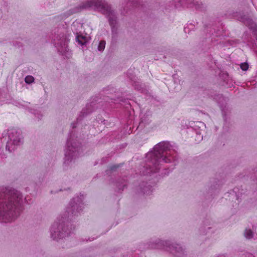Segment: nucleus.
<instances>
[{"instance_id":"1","label":"nucleus","mask_w":257,"mask_h":257,"mask_svg":"<svg viewBox=\"0 0 257 257\" xmlns=\"http://www.w3.org/2000/svg\"><path fill=\"white\" fill-rule=\"evenodd\" d=\"M178 159L177 153L172 148L170 142L163 141L159 143L154 147L153 151L147 154L146 163L143 170L141 172V174L148 175L158 172L160 168L159 166L161 162L173 163L174 166H175Z\"/></svg>"},{"instance_id":"2","label":"nucleus","mask_w":257,"mask_h":257,"mask_svg":"<svg viewBox=\"0 0 257 257\" xmlns=\"http://www.w3.org/2000/svg\"><path fill=\"white\" fill-rule=\"evenodd\" d=\"M22 193L15 189L0 190V222L14 221L20 215L24 200Z\"/></svg>"},{"instance_id":"3","label":"nucleus","mask_w":257,"mask_h":257,"mask_svg":"<svg viewBox=\"0 0 257 257\" xmlns=\"http://www.w3.org/2000/svg\"><path fill=\"white\" fill-rule=\"evenodd\" d=\"M83 196L81 195L73 198L69 205L66 207L63 216L58 217L52 224L50 229L51 237L55 240H58L69 234L65 229V221L71 220L73 216H78L84 208L83 203Z\"/></svg>"},{"instance_id":"4","label":"nucleus","mask_w":257,"mask_h":257,"mask_svg":"<svg viewBox=\"0 0 257 257\" xmlns=\"http://www.w3.org/2000/svg\"><path fill=\"white\" fill-rule=\"evenodd\" d=\"M85 9H91L101 12L107 18L113 34L116 31L117 17L115 12L104 0H87L82 2L76 12Z\"/></svg>"},{"instance_id":"5","label":"nucleus","mask_w":257,"mask_h":257,"mask_svg":"<svg viewBox=\"0 0 257 257\" xmlns=\"http://www.w3.org/2000/svg\"><path fill=\"white\" fill-rule=\"evenodd\" d=\"M149 247L164 249L177 257H183L184 254V250L180 244L171 243L169 240H162L159 238L150 241Z\"/></svg>"},{"instance_id":"6","label":"nucleus","mask_w":257,"mask_h":257,"mask_svg":"<svg viewBox=\"0 0 257 257\" xmlns=\"http://www.w3.org/2000/svg\"><path fill=\"white\" fill-rule=\"evenodd\" d=\"M74 137V135L73 134V133H70L65 150L64 163L65 164H69L80 155V151L82 150V148L78 145V143L75 142Z\"/></svg>"},{"instance_id":"7","label":"nucleus","mask_w":257,"mask_h":257,"mask_svg":"<svg viewBox=\"0 0 257 257\" xmlns=\"http://www.w3.org/2000/svg\"><path fill=\"white\" fill-rule=\"evenodd\" d=\"M2 141L6 143V149L11 153L22 143L23 138L20 131L11 130L8 131L7 135L3 137Z\"/></svg>"},{"instance_id":"8","label":"nucleus","mask_w":257,"mask_h":257,"mask_svg":"<svg viewBox=\"0 0 257 257\" xmlns=\"http://www.w3.org/2000/svg\"><path fill=\"white\" fill-rule=\"evenodd\" d=\"M52 43L62 55L66 57L70 55V53L69 52L67 47L68 41L63 34L58 32L55 34L52 38Z\"/></svg>"},{"instance_id":"9","label":"nucleus","mask_w":257,"mask_h":257,"mask_svg":"<svg viewBox=\"0 0 257 257\" xmlns=\"http://www.w3.org/2000/svg\"><path fill=\"white\" fill-rule=\"evenodd\" d=\"M95 105V103H94L93 102H91L89 104H87L86 107L82 109L80 115L77 118V123H78L82 119V117H84L87 114L91 112L94 110Z\"/></svg>"},{"instance_id":"10","label":"nucleus","mask_w":257,"mask_h":257,"mask_svg":"<svg viewBox=\"0 0 257 257\" xmlns=\"http://www.w3.org/2000/svg\"><path fill=\"white\" fill-rule=\"evenodd\" d=\"M76 42L83 49L88 41V38L86 37L77 35L76 37Z\"/></svg>"},{"instance_id":"11","label":"nucleus","mask_w":257,"mask_h":257,"mask_svg":"<svg viewBox=\"0 0 257 257\" xmlns=\"http://www.w3.org/2000/svg\"><path fill=\"white\" fill-rule=\"evenodd\" d=\"M240 21L243 22L244 24L249 27V29L253 30L255 29V24L253 23L252 20L249 18H241Z\"/></svg>"},{"instance_id":"12","label":"nucleus","mask_w":257,"mask_h":257,"mask_svg":"<svg viewBox=\"0 0 257 257\" xmlns=\"http://www.w3.org/2000/svg\"><path fill=\"white\" fill-rule=\"evenodd\" d=\"M138 0H126V4L124 6V9L130 7H137L138 4Z\"/></svg>"},{"instance_id":"13","label":"nucleus","mask_w":257,"mask_h":257,"mask_svg":"<svg viewBox=\"0 0 257 257\" xmlns=\"http://www.w3.org/2000/svg\"><path fill=\"white\" fill-rule=\"evenodd\" d=\"M152 191V187L150 185H145L143 188L141 187V192L146 195H150Z\"/></svg>"},{"instance_id":"14","label":"nucleus","mask_w":257,"mask_h":257,"mask_svg":"<svg viewBox=\"0 0 257 257\" xmlns=\"http://www.w3.org/2000/svg\"><path fill=\"white\" fill-rule=\"evenodd\" d=\"M30 111L32 113H33L39 119H41V117L43 116L41 109L39 110L35 109H31Z\"/></svg>"},{"instance_id":"15","label":"nucleus","mask_w":257,"mask_h":257,"mask_svg":"<svg viewBox=\"0 0 257 257\" xmlns=\"http://www.w3.org/2000/svg\"><path fill=\"white\" fill-rule=\"evenodd\" d=\"M244 234L246 238L250 239L253 237V232L250 229H245Z\"/></svg>"},{"instance_id":"16","label":"nucleus","mask_w":257,"mask_h":257,"mask_svg":"<svg viewBox=\"0 0 257 257\" xmlns=\"http://www.w3.org/2000/svg\"><path fill=\"white\" fill-rule=\"evenodd\" d=\"M34 77L31 75H28L25 78V81L27 84H31L34 82Z\"/></svg>"},{"instance_id":"17","label":"nucleus","mask_w":257,"mask_h":257,"mask_svg":"<svg viewBox=\"0 0 257 257\" xmlns=\"http://www.w3.org/2000/svg\"><path fill=\"white\" fill-rule=\"evenodd\" d=\"M105 47V42L104 41H100L98 46V51L101 52L104 50Z\"/></svg>"},{"instance_id":"18","label":"nucleus","mask_w":257,"mask_h":257,"mask_svg":"<svg viewBox=\"0 0 257 257\" xmlns=\"http://www.w3.org/2000/svg\"><path fill=\"white\" fill-rule=\"evenodd\" d=\"M240 67L243 71H246L248 68V64L246 62L241 63Z\"/></svg>"},{"instance_id":"19","label":"nucleus","mask_w":257,"mask_h":257,"mask_svg":"<svg viewBox=\"0 0 257 257\" xmlns=\"http://www.w3.org/2000/svg\"><path fill=\"white\" fill-rule=\"evenodd\" d=\"M194 7L195 9L199 10H202V7H203V4L201 3H199L198 2H196L194 4Z\"/></svg>"},{"instance_id":"20","label":"nucleus","mask_w":257,"mask_h":257,"mask_svg":"<svg viewBox=\"0 0 257 257\" xmlns=\"http://www.w3.org/2000/svg\"><path fill=\"white\" fill-rule=\"evenodd\" d=\"M117 187H118L119 189H123V188L125 186V184H124L123 182H118L117 184Z\"/></svg>"},{"instance_id":"21","label":"nucleus","mask_w":257,"mask_h":257,"mask_svg":"<svg viewBox=\"0 0 257 257\" xmlns=\"http://www.w3.org/2000/svg\"><path fill=\"white\" fill-rule=\"evenodd\" d=\"M77 25H79L81 27H82V25L80 24H78L77 22H74L73 23L72 25V29H73V28H74Z\"/></svg>"},{"instance_id":"22","label":"nucleus","mask_w":257,"mask_h":257,"mask_svg":"<svg viewBox=\"0 0 257 257\" xmlns=\"http://www.w3.org/2000/svg\"><path fill=\"white\" fill-rule=\"evenodd\" d=\"M117 167H118L116 165H113L110 167V171H113Z\"/></svg>"},{"instance_id":"23","label":"nucleus","mask_w":257,"mask_h":257,"mask_svg":"<svg viewBox=\"0 0 257 257\" xmlns=\"http://www.w3.org/2000/svg\"><path fill=\"white\" fill-rule=\"evenodd\" d=\"M214 257H227V256L225 254H219L214 256Z\"/></svg>"},{"instance_id":"24","label":"nucleus","mask_w":257,"mask_h":257,"mask_svg":"<svg viewBox=\"0 0 257 257\" xmlns=\"http://www.w3.org/2000/svg\"><path fill=\"white\" fill-rule=\"evenodd\" d=\"M71 126L73 128L76 127L77 126H76V124H75V123H72L71 124Z\"/></svg>"},{"instance_id":"25","label":"nucleus","mask_w":257,"mask_h":257,"mask_svg":"<svg viewBox=\"0 0 257 257\" xmlns=\"http://www.w3.org/2000/svg\"><path fill=\"white\" fill-rule=\"evenodd\" d=\"M217 97H218L219 99H221L222 100H224V97L221 95H219Z\"/></svg>"},{"instance_id":"26","label":"nucleus","mask_w":257,"mask_h":257,"mask_svg":"<svg viewBox=\"0 0 257 257\" xmlns=\"http://www.w3.org/2000/svg\"><path fill=\"white\" fill-rule=\"evenodd\" d=\"M248 254V257H254V256H253V255H252V254H249V253H248V254Z\"/></svg>"},{"instance_id":"27","label":"nucleus","mask_w":257,"mask_h":257,"mask_svg":"<svg viewBox=\"0 0 257 257\" xmlns=\"http://www.w3.org/2000/svg\"><path fill=\"white\" fill-rule=\"evenodd\" d=\"M251 2H252V0H251Z\"/></svg>"}]
</instances>
